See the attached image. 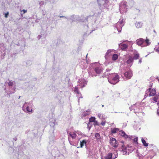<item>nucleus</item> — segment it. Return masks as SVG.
Segmentation results:
<instances>
[{
	"label": "nucleus",
	"instance_id": "nucleus-31",
	"mask_svg": "<svg viewBox=\"0 0 159 159\" xmlns=\"http://www.w3.org/2000/svg\"><path fill=\"white\" fill-rule=\"evenodd\" d=\"M143 145L145 147H147L148 145V144L147 143H146L145 140L143 138H142L141 139Z\"/></svg>",
	"mask_w": 159,
	"mask_h": 159
},
{
	"label": "nucleus",
	"instance_id": "nucleus-6",
	"mask_svg": "<svg viewBox=\"0 0 159 159\" xmlns=\"http://www.w3.org/2000/svg\"><path fill=\"white\" fill-rule=\"evenodd\" d=\"M108 82L111 84H115L119 81V75L116 73H113L108 78Z\"/></svg>",
	"mask_w": 159,
	"mask_h": 159
},
{
	"label": "nucleus",
	"instance_id": "nucleus-9",
	"mask_svg": "<svg viewBox=\"0 0 159 159\" xmlns=\"http://www.w3.org/2000/svg\"><path fill=\"white\" fill-rule=\"evenodd\" d=\"M127 2L123 1L120 4V11L121 13H124L127 11Z\"/></svg>",
	"mask_w": 159,
	"mask_h": 159
},
{
	"label": "nucleus",
	"instance_id": "nucleus-29",
	"mask_svg": "<svg viewBox=\"0 0 159 159\" xmlns=\"http://www.w3.org/2000/svg\"><path fill=\"white\" fill-rule=\"evenodd\" d=\"M119 129L118 128H115L111 129V131L112 133L114 134L119 131Z\"/></svg>",
	"mask_w": 159,
	"mask_h": 159
},
{
	"label": "nucleus",
	"instance_id": "nucleus-37",
	"mask_svg": "<svg viewBox=\"0 0 159 159\" xmlns=\"http://www.w3.org/2000/svg\"><path fill=\"white\" fill-rule=\"evenodd\" d=\"M76 134H77L79 135H80V136L82 135V133L79 131H76Z\"/></svg>",
	"mask_w": 159,
	"mask_h": 159
},
{
	"label": "nucleus",
	"instance_id": "nucleus-46",
	"mask_svg": "<svg viewBox=\"0 0 159 159\" xmlns=\"http://www.w3.org/2000/svg\"><path fill=\"white\" fill-rule=\"evenodd\" d=\"M157 115L159 116V108H158L157 109Z\"/></svg>",
	"mask_w": 159,
	"mask_h": 159
},
{
	"label": "nucleus",
	"instance_id": "nucleus-44",
	"mask_svg": "<svg viewBox=\"0 0 159 159\" xmlns=\"http://www.w3.org/2000/svg\"><path fill=\"white\" fill-rule=\"evenodd\" d=\"M127 125V122H125L123 123L122 127L123 128L125 127Z\"/></svg>",
	"mask_w": 159,
	"mask_h": 159
},
{
	"label": "nucleus",
	"instance_id": "nucleus-36",
	"mask_svg": "<svg viewBox=\"0 0 159 159\" xmlns=\"http://www.w3.org/2000/svg\"><path fill=\"white\" fill-rule=\"evenodd\" d=\"M155 152L154 153V156L156 155V154H157L156 152H159V149L156 148L155 150Z\"/></svg>",
	"mask_w": 159,
	"mask_h": 159
},
{
	"label": "nucleus",
	"instance_id": "nucleus-64",
	"mask_svg": "<svg viewBox=\"0 0 159 159\" xmlns=\"http://www.w3.org/2000/svg\"><path fill=\"white\" fill-rule=\"evenodd\" d=\"M60 18H61V17H65V18H66L65 16H60Z\"/></svg>",
	"mask_w": 159,
	"mask_h": 159
},
{
	"label": "nucleus",
	"instance_id": "nucleus-35",
	"mask_svg": "<svg viewBox=\"0 0 159 159\" xmlns=\"http://www.w3.org/2000/svg\"><path fill=\"white\" fill-rule=\"evenodd\" d=\"M14 44L17 45V46H19L20 45V43H15L14 42V41H13L11 43V46H12L14 45Z\"/></svg>",
	"mask_w": 159,
	"mask_h": 159
},
{
	"label": "nucleus",
	"instance_id": "nucleus-15",
	"mask_svg": "<svg viewBox=\"0 0 159 159\" xmlns=\"http://www.w3.org/2000/svg\"><path fill=\"white\" fill-rule=\"evenodd\" d=\"M117 157L118 155L117 154H116V155L115 157L112 158V153H109L106 156H101V158L102 159H114L115 158Z\"/></svg>",
	"mask_w": 159,
	"mask_h": 159
},
{
	"label": "nucleus",
	"instance_id": "nucleus-49",
	"mask_svg": "<svg viewBox=\"0 0 159 159\" xmlns=\"http://www.w3.org/2000/svg\"><path fill=\"white\" fill-rule=\"evenodd\" d=\"M154 97L158 99H159V94L155 95Z\"/></svg>",
	"mask_w": 159,
	"mask_h": 159
},
{
	"label": "nucleus",
	"instance_id": "nucleus-10",
	"mask_svg": "<svg viewBox=\"0 0 159 159\" xmlns=\"http://www.w3.org/2000/svg\"><path fill=\"white\" fill-rule=\"evenodd\" d=\"M133 76L132 71L129 69L124 73V79L127 80L130 79Z\"/></svg>",
	"mask_w": 159,
	"mask_h": 159
},
{
	"label": "nucleus",
	"instance_id": "nucleus-40",
	"mask_svg": "<svg viewBox=\"0 0 159 159\" xmlns=\"http://www.w3.org/2000/svg\"><path fill=\"white\" fill-rule=\"evenodd\" d=\"M16 56V53H13V54H11V56L13 57V58H14Z\"/></svg>",
	"mask_w": 159,
	"mask_h": 159
},
{
	"label": "nucleus",
	"instance_id": "nucleus-26",
	"mask_svg": "<svg viewBox=\"0 0 159 159\" xmlns=\"http://www.w3.org/2000/svg\"><path fill=\"white\" fill-rule=\"evenodd\" d=\"M90 114V111L89 110H88L86 111H84L83 114V116L84 117H85L87 115H89Z\"/></svg>",
	"mask_w": 159,
	"mask_h": 159
},
{
	"label": "nucleus",
	"instance_id": "nucleus-7",
	"mask_svg": "<svg viewBox=\"0 0 159 159\" xmlns=\"http://www.w3.org/2000/svg\"><path fill=\"white\" fill-rule=\"evenodd\" d=\"M130 111L133 110L135 113H139L142 112V109L141 104L139 103H137L132 105L129 107Z\"/></svg>",
	"mask_w": 159,
	"mask_h": 159
},
{
	"label": "nucleus",
	"instance_id": "nucleus-22",
	"mask_svg": "<svg viewBox=\"0 0 159 159\" xmlns=\"http://www.w3.org/2000/svg\"><path fill=\"white\" fill-rule=\"evenodd\" d=\"M119 46L122 50H125L128 48V46L125 44L120 43L119 44Z\"/></svg>",
	"mask_w": 159,
	"mask_h": 159
},
{
	"label": "nucleus",
	"instance_id": "nucleus-17",
	"mask_svg": "<svg viewBox=\"0 0 159 159\" xmlns=\"http://www.w3.org/2000/svg\"><path fill=\"white\" fill-rule=\"evenodd\" d=\"M134 60L133 58V57L131 56H129L128 60L126 61V63L129 65L130 67H131L133 63Z\"/></svg>",
	"mask_w": 159,
	"mask_h": 159
},
{
	"label": "nucleus",
	"instance_id": "nucleus-41",
	"mask_svg": "<svg viewBox=\"0 0 159 159\" xmlns=\"http://www.w3.org/2000/svg\"><path fill=\"white\" fill-rule=\"evenodd\" d=\"M158 99H157V98H156L155 97H154L153 98L152 100L155 102H157V101Z\"/></svg>",
	"mask_w": 159,
	"mask_h": 159
},
{
	"label": "nucleus",
	"instance_id": "nucleus-38",
	"mask_svg": "<svg viewBox=\"0 0 159 159\" xmlns=\"http://www.w3.org/2000/svg\"><path fill=\"white\" fill-rule=\"evenodd\" d=\"M94 125H99V123L97 121H95L94 122Z\"/></svg>",
	"mask_w": 159,
	"mask_h": 159
},
{
	"label": "nucleus",
	"instance_id": "nucleus-24",
	"mask_svg": "<svg viewBox=\"0 0 159 159\" xmlns=\"http://www.w3.org/2000/svg\"><path fill=\"white\" fill-rule=\"evenodd\" d=\"M57 124V123L56 122V120H53L52 121L50 120V126L52 127H53L54 128V126Z\"/></svg>",
	"mask_w": 159,
	"mask_h": 159
},
{
	"label": "nucleus",
	"instance_id": "nucleus-39",
	"mask_svg": "<svg viewBox=\"0 0 159 159\" xmlns=\"http://www.w3.org/2000/svg\"><path fill=\"white\" fill-rule=\"evenodd\" d=\"M138 139L137 137L134 138L133 139V141H134V142H135V143H138Z\"/></svg>",
	"mask_w": 159,
	"mask_h": 159
},
{
	"label": "nucleus",
	"instance_id": "nucleus-59",
	"mask_svg": "<svg viewBox=\"0 0 159 159\" xmlns=\"http://www.w3.org/2000/svg\"><path fill=\"white\" fill-rule=\"evenodd\" d=\"M142 62V59H140L139 61V63H141Z\"/></svg>",
	"mask_w": 159,
	"mask_h": 159
},
{
	"label": "nucleus",
	"instance_id": "nucleus-52",
	"mask_svg": "<svg viewBox=\"0 0 159 159\" xmlns=\"http://www.w3.org/2000/svg\"><path fill=\"white\" fill-rule=\"evenodd\" d=\"M21 11V12L23 11V14H25V13H26L27 12V10L23 9V10Z\"/></svg>",
	"mask_w": 159,
	"mask_h": 159
},
{
	"label": "nucleus",
	"instance_id": "nucleus-53",
	"mask_svg": "<svg viewBox=\"0 0 159 159\" xmlns=\"http://www.w3.org/2000/svg\"><path fill=\"white\" fill-rule=\"evenodd\" d=\"M149 94L145 92V95L144 97H145L146 98L147 96H149Z\"/></svg>",
	"mask_w": 159,
	"mask_h": 159
},
{
	"label": "nucleus",
	"instance_id": "nucleus-19",
	"mask_svg": "<svg viewBox=\"0 0 159 159\" xmlns=\"http://www.w3.org/2000/svg\"><path fill=\"white\" fill-rule=\"evenodd\" d=\"M119 133L120 135L123 137L125 139L128 138V135L126 134L125 132L123 130H120L119 132Z\"/></svg>",
	"mask_w": 159,
	"mask_h": 159
},
{
	"label": "nucleus",
	"instance_id": "nucleus-51",
	"mask_svg": "<svg viewBox=\"0 0 159 159\" xmlns=\"http://www.w3.org/2000/svg\"><path fill=\"white\" fill-rule=\"evenodd\" d=\"M101 125L102 126H104L105 125V122H102L101 123Z\"/></svg>",
	"mask_w": 159,
	"mask_h": 159
},
{
	"label": "nucleus",
	"instance_id": "nucleus-58",
	"mask_svg": "<svg viewBox=\"0 0 159 159\" xmlns=\"http://www.w3.org/2000/svg\"><path fill=\"white\" fill-rule=\"evenodd\" d=\"M98 117L99 118H100L101 116V114H100L99 113L98 114Z\"/></svg>",
	"mask_w": 159,
	"mask_h": 159
},
{
	"label": "nucleus",
	"instance_id": "nucleus-4",
	"mask_svg": "<svg viewBox=\"0 0 159 159\" xmlns=\"http://www.w3.org/2000/svg\"><path fill=\"white\" fill-rule=\"evenodd\" d=\"M14 83V81L11 80L8 83V86L5 87V92L7 93V96L8 97H10L11 94L14 93L15 92V86H13Z\"/></svg>",
	"mask_w": 159,
	"mask_h": 159
},
{
	"label": "nucleus",
	"instance_id": "nucleus-12",
	"mask_svg": "<svg viewBox=\"0 0 159 159\" xmlns=\"http://www.w3.org/2000/svg\"><path fill=\"white\" fill-rule=\"evenodd\" d=\"M31 104L28 102H25L23 106L22 107V110L25 111H27V112H32V109L30 110V106Z\"/></svg>",
	"mask_w": 159,
	"mask_h": 159
},
{
	"label": "nucleus",
	"instance_id": "nucleus-42",
	"mask_svg": "<svg viewBox=\"0 0 159 159\" xmlns=\"http://www.w3.org/2000/svg\"><path fill=\"white\" fill-rule=\"evenodd\" d=\"M39 5L40 6H42L44 4V2L43 1H41L39 2Z\"/></svg>",
	"mask_w": 159,
	"mask_h": 159
},
{
	"label": "nucleus",
	"instance_id": "nucleus-2",
	"mask_svg": "<svg viewBox=\"0 0 159 159\" xmlns=\"http://www.w3.org/2000/svg\"><path fill=\"white\" fill-rule=\"evenodd\" d=\"M130 149H129V147L126 148L124 145L121 146V148H120V151H121L123 154L124 155H129V153H131L132 152L136 153L137 156L139 157V159H152L154 156H144L142 158H141V154L139 153V151L137 148L133 149V148L131 147Z\"/></svg>",
	"mask_w": 159,
	"mask_h": 159
},
{
	"label": "nucleus",
	"instance_id": "nucleus-63",
	"mask_svg": "<svg viewBox=\"0 0 159 159\" xmlns=\"http://www.w3.org/2000/svg\"><path fill=\"white\" fill-rule=\"evenodd\" d=\"M91 75H92V76H96V75H95L94 74H92Z\"/></svg>",
	"mask_w": 159,
	"mask_h": 159
},
{
	"label": "nucleus",
	"instance_id": "nucleus-50",
	"mask_svg": "<svg viewBox=\"0 0 159 159\" xmlns=\"http://www.w3.org/2000/svg\"><path fill=\"white\" fill-rule=\"evenodd\" d=\"M134 137L132 136H128V138H129L130 139H133V138Z\"/></svg>",
	"mask_w": 159,
	"mask_h": 159
},
{
	"label": "nucleus",
	"instance_id": "nucleus-8",
	"mask_svg": "<svg viewBox=\"0 0 159 159\" xmlns=\"http://www.w3.org/2000/svg\"><path fill=\"white\" fill-rule=\"evenodd\" d=\"M99 64L97 62L93 63L90 65L91 68L94 69L95 71L97 74H99L102 71V68L99 66Z\"/></svg>",
	"mask_w": 159,
	"mask_h": 159
},
{
	"label": "nucleus",
	"instance_id": "nucleus-54",
	"mask_svg": "<svg viewBox=\"0 0 159 159\" xmlns=\"http://www.w3.org/2000/svg\"><path fill=\"white\" fill-rule=\"evenodd\" d=\"M23 146V145H21L20 146V147L19 148V150H20V148H21Z\"/></svg>",
	"mask_w": 159,
	"mask_h": 159
},
{
	"label": "nucleus",
	"instance_id": "nucleus-30",
	"mask_svg": "<svg viewBox=\"0 0 159 159\" xmlns=\"http://www.w3.org/2000/svg\"><path fill=\"white\" fill-rule=\"evenodd\" d=\"M118 58V56L117 54H114L112 57V60L115 61L117 60Z\"/></svg>",
	"mask_w": 159,
	"mask_h": 159
},
{
	"label": "nucleus",
	"instance_id": "nucleus-57",
	"mask_svg": "<svg viewBox=\"0 0 159 159\" xmlns=\"http://www.w3.org/2000/svg\"><path fill=\"white\" fill-rule=\"evenodd\" d=\"M68 134V135H70V137L71 136V135H72V134L70 132L69 133L68 132H67Z\"/></svg>",
	"mask_w": 159,
	"mask_h": 159
},
{
	"label": "nucleus",
	"instance_id": "nucleus-48",
	"mask_svg": "<svg viewBox=\"0 0 159 159\" xmlns=\"http://www.w3.org/2000/svg\"><path fill=\"white\" fill-rule=\"evenodd\" d=\"M154 50L157 52H159V47H158L157 48H154Z\"/></svg>",
	"mask_w": 159,
	"mask_h": 159
},
{
	"label": "nucleus",
	"instance_id": "nucleus-56",
	"mask_svg": "<svg viewBox=\"0 0 159 159\" xmlns=\"http://www.w3.org/2000/svg\"><path fill=\"white\" fill-rule=\"evenodd\" d=\"M17 138L16 137H15L13 138V140L15 141H16L17 140Z\"/></svg>",
	"mask_w": 159,
	"mask_h": 159
},
{
	"label": "nucleus",
	"instance_id": "nucleus-11",
	"mask_svg": "<svg viewBox=\"0 0 159 159\" xmlns=\"http://www.w3.org/2000/svg\"><path fill=\"white\" fill-rule=\"evenodd\" d=\"M123 19L118 22L116 24L115 27L119 32H120L122 27L124 25Z\"/></svg>",
	"mask_w": 159,
	"mask_h": 159
},
{
	"label": "nucleus",
	"instance_id": "nucleus-62",
	"mask_svg": "<svg viewBox=\"0 0 159 159\" xmlns=\"http://www.w3.org/2000/svg\"><path fill=\"white\" fill-rule=\"evenodd\" d=\"M157 105L158 107V108H159V100L157 102Z\"/></svg>",
	"mask_w": 159,
	"mask_h": 159
},
{
	"label": "nucleus",
	"instance_id": "nucleus-20",
	"mask_svg": "<svg viewBox=\"0 0 159 159\" xmlns=\"http://www.w3.org/2000/svg\"><path fill=\"white\" fill-rule=\"evenodd\" d=\"M111 68H107L106 69V71L103 74V76L106 77H107L108 80V78H109V75H108V72H110Z\"/></svg>",
	"mask_w": 159,
	"mask_h": 159
},
{
	"label": "nucleus",
	"instance_id": "nucleus-13",
	"mask_svg": "<svg viewBox=\"0 0 159 159\" xmlns=\"http://www.w3.org/2000/svg\"><path fill=\"white\" fill-rule=\"evenodd\" d=\"M79 84L78 85L80 88H82L86 86L87 83V81L84 79H80L79 81Z\"/></svg>",
	"mask_w": 159,
	"mask_h": 159
},
{
	"label": "nucleus",
	"instance_id": "nucleus-28",
	"mask_svg": "<svg viewBox=\"0 0 159 159\" xmlns=\"http://www.w3.org/2000/svg\"><path fill=\"white\" fill-rule=\"evenodd\" d=\"M95 137L96 139L98 140H100L101 139V137L100 136V134L98 133H95Z\"/></svg>",
	"mask_w": 159,
	"mask_h": 159
},
{
	"label": "nucleus",
	"instance_id": "nucleus-18",
	"mask_svg": "<svg viewBox=\"0 0 159 159\" xmlns=\"http://www.w3.org/2000/svg\"><path fill=\"white\" fill-rule=\"evenodd\" d=\"M68 20H70L72 21L78 20L80 19V17L79 16L77 15H72L70 18L68 19Z\"/></svg>",
	"mask_w": 159,
	"mask_h": 159
},
{
	"label": "nucleus",
	"instance_id": "nucleus-25",
	"mask_svg": "<svg viewBox=\"0 0 159 159\" xmlns=\"http://www.w3.org/2000/svg\"><path fill=\"white\" fill-rule=\"evenodd\" d=\"M134 55L133 57H132L134 60H137L139 58V55L137 52H136L135 53H134Z\"/></svg>",
	"mask_w": 159,
	"mask_h": 159
},
{
	"label": "nucleus",
	"instance_id": "nucleus-60",
	"mask_svg": "<svg viewBox=\"0 0 159 159\" xmlns=\"http://www.w3.org/2000/svg\"><path fill=\"white\" fill-rule=\"evenodd\" d=\"M113 73H111V72H108V75H109V76H110V75H111Z\"/></svg>",
	"mask_w": 159,
	"mask_h": 159
},
{
	"label": "nucleus",
	"instance_id": "nucleus-33",
	"mask_svg": "<svg viewBox=\"0 0 159 159\" xmlns=\"http://www.w3.org/2000/svg\"><path fill=\"white\" fill-rule=\"evenodd\" d=\"M95 118L94 117H92L89 119V121L91 122H94L95 121Z\"/></svg>",
	"mask_w": 159,
	"mask_h": 159
},
{
	"label": "nucleus",
	"instance_id": "nucleus-45",
	"mask_svg": "<svg viewBox=\"0 0 159 159\" xmlns=\"http://www.w3.org/2000/svg\"><path fill=\"white\" fill-rule=\"evenodd\" d=\"M9 15V12H7V13H5V18H7Z\"/></svg>",
	"mask_w": 159,
	"mask_h": 159
},
{
	"label": "nucleus",
	"instance_id": "nucleus-61",
	"mask_svg": "<svg viewBox=\"0 0 159 159\" xmlns=\"http://www.w3.org/2000/svg\"><path fill=\"white\" fill-rule=\"evenodd\" d=\"M91 128V127H89V124H88V128L89 129H89H90V128Z\"/></svg>",
	"mask_w": 159,
	"mask_h": 159
},
{
	"label": "nucleus",
	"instance_id": "nucleus-5",
	"mask_svg": "<svg viewBox=\"0 0 159 159\" xmlns=\"http://www.w3.org/2000/svg\"><path fill=\"white\" fill-rule=\"evenodd\" d=\"M136 43L138 45L143 47L149 45L151 42H150L149 39L146 37V39L142 38L137 39L136 41Z\"/></svg>",
	"mask_w": 159,
	"mask_h": 159
},
{
	"label": "nucleus",
	"instance_id": "nucleus-47",
	"mask_svg": "<svg viewBox=\"0 0 159 159\" xmlns=\"http://www.w3.org/2000/svg\"><path fill=\"white\" fill-rule=\"evenodd\" d=\"M150 91V89H147V90L145 92L147 93H149Z\"/></svg>",
	"mask_w": 159,
	"mask_h": 159
},
{
	"label": "nucleus",
	"instance_id": "nucleus-27",
	"mask_svg": "<svg viewBox=\"0 0 159 159\" xmlns=\"http://www.w3.org/2000/svg\"><path fill=\"white\" fill-rule=\"evenodd\" d=\"M135 24L136 27L137 28H139L142 27L143 23L142 22H136Z\"/></svg>",
	"mask_w": 159,
	"mask_h": 159
},
{
	"label": "nucleus",
	"instance_id": "nucleus-3",
	"mask_svg": "<svg viewBox=\"0 0 159 159\" xmlns=\"http://www.w3.org/2000/svg\"><path fill=\"white\" fill-rule=\"evenodd\" d=\"M97 1L99 7L102 11L104 9L106 10L111 9L113 7V4L109 0H97Z\"/></svg>",
	"mask_w": 159,
	"mask_h": 159
},
{
	"label": "nucleus",
	"instance_id": "nucleus-14",
	"mask_svg": "<svg viewBox=\"0 0 159 159\" xmlns=\"http://www.w3.org/2000/svg\"><path fill=\"white\" fill-rule=\"evenodd\" d=\"M110 144L112 146L116 148L117 147L118 144L116 139L114 138H111L110 139Z\"/></svg>",
	"mask_w": 159,
	"mask_h": 159
},
{
	"label": "nucleus",
	"instance_id": "nucleus-34",
	"mask_svg": "<svg viewBox=\"0 0 159 159\" xmlns=\"http://www.w3.org/2000/svg\"><path fill=\"white\" fill-rule=\"evenodd\" d=\"M76 134L75 133H73L71 135V137L73 139H75L76 137Z\"/></svg>",
	"mask_w": 159,
	"mask_h": 159
},
{
	"label": "nucleus",
	"instance_id": "nucleus-32",
	"mask_svg": "<svg viewBox=\"0 0 159 159\" xmlns=\"http://www.w3.org/2000/svg\"><path fill=\"white\" fill-rule=\"evenodd\" d=\"M111 51L112 50L111 49H109L107 51V52L106 53V55L105 56V58L106 59H107V58L109 56V55L111 52Z\"/></svg>",
	"mask_w": 159,
	"mask_h": 159
},
{
	"label": "nucleus",
	"instance_id": "nucleus-1",
	"mask_svg": "<svg viewBox=\"0 0 159 159\" xmlns=\"http://www.w3.org/2000/svg\"><path fill=\"white\" fill-rule=\"evenodd\" d=\"M95 19L96 16L94 15L88 16L86 18V20L88 23L84 25V27L89 34L95 30L100 26L99 21Z\"/></svg>",
	"mask_w": 159,
	"mask_h": 159
},
{
	"label": "nucleus",
	"instance_id": "nucleus-43",
	"mask_svg": "<svg viewBox=\"0 0 159 159\" xmlns=\"http://www.w3.org/2000/svg\"><path fill=\"white\" fill-rule=\"evenodd\" d=\"M152 84H153L152 83H150V84L149 86V88H148V89H151V88L152 86Z\"/></svg>",
	"mask_w": 159,
	"mask_h": 159
},
{
	"label": "nucleus",
	"instance_id": "nucleus-55",
	"mask_svg": "<svg viewBox=\"0 0 159 159\" xmlns=\"http://www.w3.org/2000/svg\"><path fill=\"white\" fill-rule=\"evenodd\" d=\"M58 150H57V151L56 152V153L54 154L56 156L58 153Z\"/></svg>",
	"mask_w": 159,
	"mask_h": 159
},
{
	"label": "nucleus",
	"instance_id": "nucleus-21",
	"mask_svg": "<svg viewBox=\"0 0 159 159\" xmlns=\"http://www.w3.org/2000/svg\"><path fill=\"white\" fill-rule=\"evenodd\" d=\"M88 142L87 140H86L85 139H84L82 141H80V147H77V148H82L84 145L86 146V143Z\"/></svg>",
	"mask_w": 159,
	"mask_h": 159
},
{
	"label": "nucleus",
	"instance_id": "nucleus-23",
	"mask_svg": "<svg viewBox=\"0 0 159 159\" xmlns=\"http://www.w3.org/2000/svg\"><path fill=\"white\" fill-rule=\"evenodd\" d=\"M156 90L155 89H150L149 96H153L156 94Z\"/></svg>",
	"mask_w": 159,
	"mask_h": 159
},
{
	"label": "nucleus",
	"instance_id": "nucleus-16",
	"mask_svg": "<svg viewBox=\"0 0 159 159\" xmlns=\"http://www.w3.org/2000/svg\"><path fill=\"white\" fill-rule=\"evenodd\" d=\"M74 91L75 92L77 93V96L78 98V102L79 103L80 102V98H82L83 97L82 96V95L81 94V93L79 92V90L78 89V87H75L74 89Z\"/></svg>",
	"mask_w": 159,
	"mask_h": 159
}]
</instances>
